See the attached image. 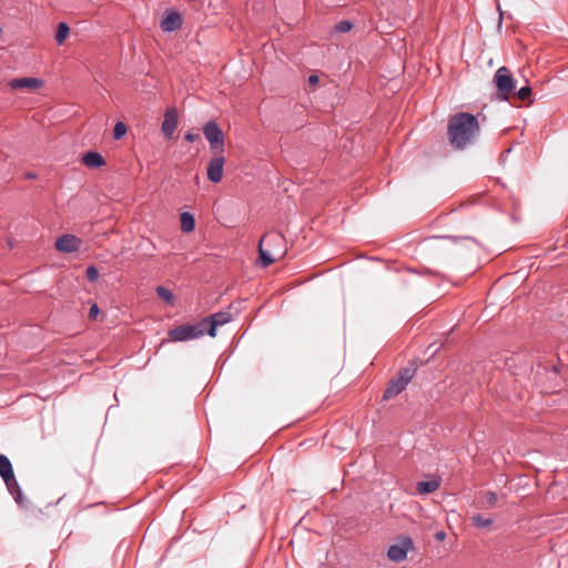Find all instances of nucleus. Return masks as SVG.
<instances>
[{"mask_svg":"<svg viewBox=\"0 0 568 568\" xmlns=\"http://www.w3.org/2000/svg\"><path fill=\"white\" fill-rule=\"evenodd\" d=\"M480 133L477 118L468 112H459L450 116L447 125V138L456 150H465L473 145Z\"/></svg>","mask_w":568,"mask_h":568,"instance_id":"nucleus-1","label":"nucleus"},{"mask_svg":"<svg viewBox=\"0 0 568 568\" xmlns=\"http://www.w3.org/2000/svg\"><path fill=\"white\" fill-rule=\"evenodd\" d=\"M283 241V236L278 233L265 235L261 239L258 243V260L263 267L270 266L277 258H281L285 255V250L278 248L277 251H272L265 248V246H271L273 244H282Z\"/></svg>","mask_w":568,"mask_h":568,"instance_id":"nucleus-2","label":"nucleus"},{"mask_svg":"<svg viewBox=\"0 0 568 568\" xmlns=\"http://www.w3.org/2000/svg\"><path fill=\"white\" fill-rule=\"evenodd\" d=\"M0 476L3 479L9 493L18 505L23 504V495L19 483L17 481L10 459L0 454Z\"/></svg>","mask_w":568,"mask_h":568,"instance_id":"nucleus-3","label":"nucleus"},{"mask_svg":"<svg viewBox=\"0 0 568 568\" xmlns=\"http://www.w3.org/2000/svg\"><path fill=\"white\" fill-rule=\"evenodd\" d=\"M207 334L205 322L202 320L195 324H183L169 331L168 336L171 342H186L200 338Z\"/></svg>","mask_w":568,"mask_h":568,"instance_id":"nucleus-4","label":"nucleus"},{"mask_svg":"<svg viewBox=\"0 0 568 568\" xmlns=\"http://www.w3.org/2000/svg\"><path fill=\"white\" fill-rule=\"evenodd\" d=\"M494 83L497 88L496 99L508 101L510 94L516 89V81L507 67H500L496 70Z\"/></svg>","mask_w":568,"mask_h":568,"instance_id":"nucleus-5","label":"nucleus"},{"mask_svg":"<svg viewBox=\"0 0 568 568\" xmlns=\"http://www.w3.org/2000/svg\"><path fill=\"white\" fill-rule=\"evenodd\" d=\"M414 375H415V368H410V367L402 368L397 373V375L394 376L389 381V383L383 394V398L387 400V399H390V398L397 396L398 394H400L406 388L408 383L412 381Z\"/></svg>","mask_w":568,"mask_h":568,"instance_id":"nucleus-6","label":"nucleus"},{"mask_svg":"<svg viewBox=\"0 0 568 568\" xmlns=\"http://www.w3.org/2000/svg\"><path fill=\"white\" fill-rule=\"evenodd\" d=\"M202 130L205 139L210 143L211 150L223 152L224 134L219 124L211 120L203 125Z\"/></svg>","mask_w":568,"mask_h":568,"instance_id":"nucleus-7","label":"nucleus"},{"mask_svg":"<svg viewBox=\"0 0 568 568\" xmlns=\"http://www.w3.org/2000/svg\"><path fill=\"white\" fill-rule=\"evenodd\" d=\"M205 322V329L207 335L211 337L216 336V328L232 321V314L230 312H217L209 317L202 318Z\"/></svg>","mask_w":568,"mask_h":568,"instance_id":"nucleus-8","label":"nucleus"},{"mask_svg":"<svg viewBox=\"0 0 568 568\" xmlns=\"http://www.w3.org/2000/svg\"><path fill=\"white\" fill-rule=\"evenodd\" d=\"M414 548L410 537H405L400 545H392L387 550V557L394 562H402L407 558V552Z\"/></svg>","mask_w":568,"mask_h":568,"instance_id":"nucleus-9","label":"nucleus"},{"mask_svg":"<svg viewBox=\"0 0 568 568\" xmlns=\"http://www.w3.org/2000/svg\"><path fill=\"white\" fill-rule=\"evenodd\" d=\"M81 240L72 234H63L55 240V248L62 253H73L80 250Z\"/></svg>","mask_w":568,"mask_h":568,"instance_id":"nucleus-10","label":"nucleus"},{"mask_svg":"<svg viewBox=\"0 0 568 568\" xmlns=\"http://www.w3.org/2000/svg\"><path fill=\"white\" fill-rule=\"evenodd\" d=\"M182 14L174 10H166L161 20V29L165 32H173L181 28Z\"/></svg>","mask_w":568,"mask_h":568,"instance_id":"nucleus-11","label":"nucleus"},{"mask_svg":"<svg viewBox=\"0 0 568 568\" xmlns=\"http://www.w3.org/2000/svg\"><path fill=\"white\" fill-rule=\"evenodd\" d=\"M225 159L222 155L212 158L207 164V179L213 183H219L223 178V168Z\"/></svg>","mask_w":568,"mask_h":568,"instance_id":"nucleus-12","label":"nucleus"},{"mask_svg":"<svg viewBox=\"0 0 568 568\" xmlns=\"http://www.w3.org/2000/svg\"><path fill=\"white\" fill-rule=\"evenodd\" d=\"M178 126V111L175 108H168L164 113V120L161 131L166 139H171Z\"/></svg>","mask_w":568,"mask_h":568,"instance_id":"nucleus-13","label":"nucleus"},{"mask_svg":"<svg viewBox=\"0 0 568 568\" xmlns=\"http://www.w3.org/2000/svg\"><path fill=\"white\" fill-rule=\"evenodd\" d=\"M42 85V81L37 78H17L9 81L12 90H36Z\"/></svg>","mask_w":568,"mask_h":568,"instance_id":"nucleus-14","label":"nucleus"},{"mask_svg":"<svg viewBox=\"0 0 568 568\" xmlns=\"http://www.w3.org/2000/svg\"><path fill=\"white\" fill-rule=\"evenodd\" d=\"M83 163L89 168H101L105 161L99 152L90 151L87 152L82 158Z\"/></svg>","mask_w":568,"mask_h":568,"instance_id":"nucleus-15","label":"nucleus"},{"mask_svg":"<svg viewBox=\"0 0 568 568\" xmlns=\"http://www.w3.org/2000/svg\"><path fill=\"white\" fill-rule=\"evenodd\" d=\"M181 220V230L184 233H190L194 230L195 221L193 214L190 212H183L180 216Z\"/></svg>","mask_w":568,"mask_h":568,"instance_id":"nucleus-16","label":"nucleus"},{"mask_svg":"<svg viewBox=\"0 0 568 568\" xmlns=\"http://www.w3.org/2000/svg\"><path fill=\"white\" fill-rule=\"evenodd\" d=\"M439 487V483L437 480H426V481H418L417 483V491L420 495H426L434 493Z\"/></svg>","mask_w":568,"mask_h":568,"instance_id":"nucleus-17","label":"nucleus"},{"mask_svg":"<svg viewBox=\"0 0 568 568\" xmlns=\"http://www.w3.org/2000/svg\"><path fill=\"white\" fill-rule=\"evenodd\" d=\"M155 292L158 294V296L163 300L165 303L172 305L174 303V295L172 294V292L164 287V286H158L155 288Z\"/></svg>","mask_w":568,"mask_h":568,"instance_id":"nucleus-18","label":"nucleus"},{"mask_svg":"<svg viewBox=\"0 0 568 568\" xmlns=\"http://www.w3.org/2000/svg\"><path fill=\"white\" fill-rule=\"evenodd\" d=\"M70 28L65 22H60L58 24L57 33H55V40L59 44L63 43V41L69 36Z\"/></svg>","mask_w":568,"mask_h":568,"instance_id":"nucleus-19","label":"nucleus"},{"mask_svg":"<svg viewBox=\"0 0 568 568\" xmlns=\"http://www.w3.org/2000/svg\"><path fill=\"white\" fill-rule=\"evenodd\" d=\"M471 520H473V524L477 528H485V527H488V526H490L493 524V519L491 518H484L480 515L473 516Z\"/></svg>","mask_w":568,"mask_h":568,"instance_id":"nucleus-20","label":"nucleus"},{"mask_svg":"<svg viewBox=\"0 0 568 568\" xmlns=\"http://www.w3.org/2000/svg\"><path fill=\"white\" fill-rule=\"evenodd\" d=\"M126 133V125L123 122H116L113 129V138L115 140L122 139Z\"/></svg>","mask_w":568,"mask_h":568,"instance_id":"nucleus-21","label":"nucleus"},{"mask_svg":"<svg viewBox=\"0 0 568 568\" xmlns=\"http://www.w3.org/2000/svg\"><path fill=\"white\" fill-rule=\"evenodd\" d=\"M353 28V23L348 20H342L335 24V31L339 33L348 32Z\"/></svg>","mask_w":568,"mask_h":568,"instance_id":"nucleus-22","label":"nucleus"},{"mask_svg":"<svg viewBox=\"0 0 568 568\" xmlns=\"http://www.w3.org/2000/svg\"><path fill=\"white\" fill-rule=\"evenodd\" d=\"M530 95H531V88L529 85L521 87L517 91V97L521 101L528 100L530 98Z\"/></svg>","mask_w":568,"mask_h":568,"instance_id":"nucleus-23","label":"nucleus"},{"mask_svg":"<svg viewBox=\"0 0 568 568\" xmlns=\"http://www.w3.org/2000/svg\"><path fill=\"white\" fill-rule=\"evenodd\" d=\"M484 499L489 507H494L497 503V495L496 493L488 490L484 494Z\"/></svg>","mask_w":568,"mask_h":568,"instance_id":"nucleus-24","label":"nucleus"},{"mask_svg":"<svg viewBox=\"0 0 568 568\" xmlns=\"http://www.w3.org/2000/svg\"><path fill=\"white\" fill-rule=\"evenodd\" d=\"M87 278L90 282H94L99 278V271L95 266L91 265L87 268Z\"/></svg>","mask_w":568,"mask_h":568,"instance_id":"nucleus-25","label":"nucleus"},{"mask_svg":"<svg viewBox=\"0 0 568 568\" xmlns=\"http://www.w3.org/2000/svg\"><path fill=\"white\" fill-rule=\"evenodd\" d=\"M184 139L187 142H194V141L200 139V134L189 131V132L185 133Z\"/></svg>","mask_w":568,"mask_h":568,"instance_id":"nucleus-26","label":"nucleus"},{"mask_svg":"<svg viewBox=\"0 0 568 568\" xmlns=\"http://www.w3.org/2000/svg\"><path fill=\"white\" fill-rule=\"evenodd\" d=\"M99 314V307L97 304H92L91 307H90V311H89V316L91 318H95Z\"/></svg>","mask_w":568,"mask_h":568,"instance_id":"nucleus-27","label":"nucleus"},{"mask_svg":"<svg viewBox=\"0 0 568 568\" xmlns=\"http://www.w3.org/2000/svg\"><path fill=\"white\" fill-rule=\"evenodd\" d=\"M308 83L314 85L317 84L320 81V78L316 74H311L307 79Z\"/></svg>","mask_w":568,"mask_h":568,"instance_id":"nucleus-28","label":"nucleus"},{"mask_svg":"<svg viewBox=\"0 0 568 568\" xmlns=\"http://www.w3.org/2000/svg\"><path fill=\"white\" fill-rule=\"evenodd\" d=\"M265 248L277 251L278 248H282V244H273L271 246H265Z\"/></svg>","mask_w":568,"mask_h":568,"instance_id":"nucleus-29","label":"nucleus"},{"mask_svg":"<svg viewBox=\"0 0 568 568\" xmlns=\"http://www.w3.org/2000/svg\"><path fill=\"white\" fill-rule=\"evenodd\" d=\"M436 538H437L438 540H443V539L445 538V532H444V531H439V532H437V534H436Z\"/></svg>","mask_w":568,"mask_h":568,"instance_id":"nucleus-30","label":"nucleus"},{"mask_svg":"<svg viewBox=\"0 0 568 568\" xmlns=\"http://www.w3.org/2000/svg\"><path fill=\"white\" fill-rule=\"evenodd\" d=\"M28 178L33 179V178H36V175L30 173V174H28Z\"/></svg>","mask_w":568,"mask_h":568,"instance_id":"nucleus-31","label":"nucleus"}]
</instances>
